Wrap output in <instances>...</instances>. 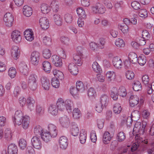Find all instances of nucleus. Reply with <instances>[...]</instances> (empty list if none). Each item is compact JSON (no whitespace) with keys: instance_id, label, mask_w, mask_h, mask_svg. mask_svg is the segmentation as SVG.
Wrapping results in <instances>:
<instances>
[{"instance_id":"obj_1","label":"nucleus","mask_w":154,"mask_h":154,"mask_svg":"<svg viewBox=\"0 0 154 154\" xmlns=\"http://www.w3.org/2000/svg\"><path fill=\"white\" fill-rule=\"evenodd\" d=\"M13 121L15 125H22L23 128L25 129L28 128L29 126V117L28 116H23L22 112L17 110L15 112Z\"/></svg>"},{"instance_id":"obj_2","label":"nucleus","mask_w":154,"mask_h":154,"mask_svg":"<svg viewBox=\"0 0 154 154\" xmlns=\"http://www.w3.org/2000/svg\"><path fill=\"white\" fill-rule=\"evenodd\" d=\"M40 56L39 52L35 51L32 52L30 57V61L31 63L34 66H37L40 61Z\"/></svg>"},{"instance_id":"obj_3","label":"nucleus","mask_w":154,"mask_h":154,"mask_svg":"<svg viewBox=\"0 0 154 154\" xmlns=\"http://www.w3.org/2000/svg\"><path fill=\"white\" fill-rule=\"evenodd\" d=\"M92 10L93 13L95 14H103L105 11V8L103 5L99 2L97 3L93 6Z\"/></svg>"},{"instance_id":"obj_4","label":"nucleus","mask_w":154,"mask_h":154,"mask_svg":"<svg viewBox=\"0 0 154 154\" xmlns=\"http://www.w3.org/2000/svg\"><path fill=\"white\" fill-rule=\"evenodd\" d=\"M14 20L13 15L10 13H7L4 15V21L6 25L8 27L12 26Z\"/></svg>"},{"instance_id":"obj_5","label":"nucleus","mask_w":154,"mask_h":154,"mask_svg":"<svg viewBox=\"0 0 154 154\" xmlns=\"http://www.w3.org/2000/svg\"><path fill=\"white\" fill-rule=\"evenodd\" d=\"M32 145L35 148L37 149H40L42 146L41 141L39 137L37 136H34L32 139Z\"/></svg>"},{"instance_id":"obj_6","label":"nucleus","mask_w":154,"mask_h":154,"mask_svg":"<svg viewBox=\"0 0 154 154\" xmlns=\"http://www.w3.org/2000/svg\"><path fill=\"white\" fill-rule=\"evenodd\" d=\"M129 103L130 106L133 107L138 104L140 102V104L142 103V99L140 100L139 101V99L137 95H132L129 99Z\"/></svg>"},{"instance_id":"obj_7","label":"nucleus","mask_w":154,"mask_h":154,"mask_svg":"<svg viewBox=\"0 0 154 154\" xmlns=\"http://www.w3.org/2000/svg\"><path fill=\"white\" fill-rule=\"evenodd\" d=\"M39 22L41 27L43 30H46L49 27L48 20L46 17L41 18L39 20Z\"/></svg>"},{"instance_id":"obj_8","label":"nucleus","mask_w":154,"mask_h":154,"mask_svg":"<svg viewBox=\"0 0 154 154\" xmlns=\"http://www.w3.org/2000/svg\"><path fill=\"white\" fill-rule=\"evenodd\" d=\"M52 61L56 66L61 67L62 66L63 63L61 59L57 55H54L52 56Z\"/></svg>"},{"instance_id":"obj_9","label":"nucleus","mask_w":154,"mask_h":154,"mask_svg":"<svg viewBox=\"0 0 154 154\" xmlns=\"http://www.w3.org/2000/svg\"><path fill=\"white\" fill-rule=\"evenodd\" d=\"M20 34V32L17 30L14 31L12 33V38L15 43H18L21 41V37Z\"/></svg>"},{"instance_id":"obj_10","label":"nucleus","mask_w":154,"mask_h":154,"mask_svg":"<svg viewBox=\"0 0 154 154\" xmlns=\"http://www.w3.org/2000/svg\"><path fill=\"white\" fill-rule=\"evenodd\" d=\"M41 82L43 88L45 90H49L50 84L48 79L46 77L43 76L41 79Z\"/></svg>"},{"instance_id":"obj_11","label":"nucleus","mask_w":154,"mask_h":154,"mask_svg":"<svg viewBox=\"0 0 154 154\" xmlns=\"http://www.w3.org/2000/svg\"><path fill=\"white\" fill-rule=\"evenodd\" d=\"M12 56L15 60H17L19 57L20 50L19 48L16 46H14L11 50Z\"/></svg>"},{"instance_id":"obj_12","label":"nucleus","mask_w":154,"mask_h":154,"mask_svg":"<svg viewBox=\"0 0 154 154\" xmlns=\"http://www.w3.org/2000/svg\"><path fill=\"white\" fill-rule=\"evenodd\" d=\"M59 143L60 147L65 149L67 146L68 145V139L65 136H61L59 140Z\"/></svg>"},{"instance_id":"obj_13","label":"nucleus","mask_w":154,"mask_h":154,"mask_svg":"<svg viewBox=\"0 0 154 154\" xmlns=\"http://www.w3.org/2000/svg\"><path fill=\"white\" fill-rule=\"evenodd\" d=\"M19 68L20 72L23 75L26 76L28 75L29 69L27 65L25 63L20 64Z\"/></svg>"},{"instance_id":"obj_14","label":"nucleus","mask_w":154,"mask_h":154,"mask_svg":"<svg viewBox=\"0 0 154 154\" xmlns=\"http://www.w3.org/2000/svg\"><path fill=\"white\" fill-rule=\"evenodd\" d=\"M68 69L70 72L73 75H75L78 73V68L77 66L74 63H71L68 66Z\"/></svg>"},{"instance_id":"obj_15","label":"nucleus","mask_w":154,"mask_h":154,"mask_svg":"<svg viewBox=\"0 0 154 154\" xmlns=\"http://www.w3.org/2000/svg\"><path fill=\"white\" fill-rule=\"evenodd\" d=\"M114 66L116 68L119 69L122 68L123 63L121 59L119 57H116L112 60Z\"/></svg>"},{"instance_id":"obj_16","label":"nucleus","mask_w":154,"mask_h":154,"mask_svg":"<svg viewBox=\"0 0 154 154\" xmlns=\"http://www.w3.org/2000/svg\"><path fill=\"white\" fill-rule=\"evenodd\" d=\"M24 35L26 39L29 41H32L34 39L33 33L31 29L26 30Z\"/></svg>"},{"instance_id":"obj_17","label":"nucleus","mask_w":154,"mask_h":154,"mask_svg":"<svg viewBox=\"0 0 154 154\" xmlns=\"http://www.w3.org/2000/svg\"><path fill=\"white\" fill-rule=\"evenodd\" d=\"M83 54L80 52L78 53L73 56V59L75 63H77L78 66H81L82 63V59Z\"/></svg>"},{"instance_id":"obj_18","label":"nucleus","mask_w":154,"mask_h":154,"mask_svg":"<svg viewBox=\"0 0 154 154\" xmlns=\"http://www.w3.org/2000/svg\"><path fill=\"white\" fill-rule=\"evenodd\" d=\"M8 154H17L18 149L17 146L14 144H10L8 147Z\"/></svg>"},{"instance_id":"obj_19","label":"nucleus","mask_w":154,"mask_h":154,"mask_svg":"<svg viewBox=\"0 0 154 154\" xmlns=\"http://www.w3.org/2000/svg\"><path fill=\"white\" fill-rule=\"evenodd\" d=\"M70 132L71 134L74 136H77L79 133V130L78 127L75 122L72 123Z\"/></svg>"},{"instance_id":"obj_20","label":"nucleus","mask_w":154,"mask_h":154,"mask_svg":"<svg viewBox=\"0 0 154 154\" xmlns=\"http://www.w3.org/2000/svg\"><path fill=\"white\" fill-rule=\"evenodd\" d=\"M60 122L63 127L66 128L70 123L69 119L66 116H64L60 119Z\"/></svg>"},{"instance_id":"obj_21","label":"nucleus","mask_w":154,"mask_h":154,"mask_svg":"<svg viewBox=\"0 0 154 154\" xmlns=\"http://www.w3.org/2000/svg\"><path fill=\"white\" fill-rule=\"evenodd\" d=\"M23 14L27 17H29L32 14V8L28 6H24L23 7Z\"/></svg>"},{"instance_id":"obj_22","label":"nucleus","mask_w":154,"mask_h":154,"mask_svg":"<svg viewBox=\"0 0 154 154\" xmlns=\"http://www.w3.org/2000/svg\"><path fill=\"white\" fill-rule=\"evenodd\" d=\"M56 104L57 107L59 110L63 111L65 109V103L62 99L59 98L57 101Z\"/></svg>"},{"instance_id":"obj_23","label":"nucleus","mask_w":154,"mask_h":154,"mask_svg":"<svg viewBox=\"0 0 154 154\" xmlns=\"http://www.w3.org/2000/svg\"><path fill=\"white\" fill-rule=\"evenodd\" d=\"M43 69L46 72L49 73L51 69V66L50 63L47 61H44L42 63Z\"/></svg>"},{"instance_id":"obj_24","label":"nucleus","mask_w":154,"mask_h":154,"mask_svg":"<svg viewBox=\"0 0 154 154\" xmlns=\"http://www.w3.org/2000/svg\"><path fill=\"white\" fill-rule=\"evenodd\" d=\"M53 73L55 77V78L58 80H62L64 79L63 73L60 71L54 69L53 70Z\"/></svg>"},{"instance_id":"obj_25","label":"nucleus","mask_w":154,"mask_h":154,"mask_svg":"<svg viewBox=\"0 0 154 154\" xmlns=\"http://www.w3.org/2000/svg\"><path fill=\"white\" fill-rule=\"evenodd\" d=\"M58 109L56 105L51 104L49 107L48 111L52 115H55L57 114Z\"/></svg>"},{"instance_id":"obj_26","label":"nucleus","mask_w":154,"mask_h":154,"mask_svg":"<svg viewBox=\"0 0 154 154\" xmlns=\"http://www.w3.org/2000/svg\"><path fill=\"white\" fill-rule=\"evenodd\" d=\"M128 59L132 63H136L137 62V55L133 52H131L128 55Z\"/></svg>"},{"instance_id":"obj_27","label":"nucleus","mask_w":154,"mask_h":154,"mask_svg":"<svg viewBox=\"0 0 154 154\" xmlns=\"http://www.w3.org/2000/svg\"><path fill=\"white\" fill-rule=\"evenodd\" d=\"M54 22L58 26H61L62 25V18L59 14H56L54 15Z\"/></svg>"},{"instance_id":"obj_28","label":"nucleus","mask_w":154,"mask_h":154,"mask_svg":"<svg viewBox=\"0 0 154 154\" xmlns=\"http://www.w3.org/2000/svg\"><path fill=\"white\" fill-rule=\"evenodd\" d=\"M86 137V132L84 130H82L80 131L79 138L80 143L82 144L84 143L85 142Z\"/></svg>"},{"instance_id":"obj_29","label":"nucleus","mask_w":154,"mask_h":154,"mask_svg":"<svg viewBox=\"0 0 154 154\" xmlns=\"http://www.w3.org/2000/svg\"><path fill=\"white\" fill-rule=\"evenodd\" d=\"M108 82L114 81L116 78V73L114 72L109 71L108 72L106 75Z\"/></svg>"},{"instance_id":"obj_30","label":"nucleus","mask_w":154,"mask_h":154,"mask_svg":"<svg viewBox=\"0 0 154 154\" xmlns=\"http://www.w3.org/2000/svg\"><path fill=\"white\" fill-rule=\"evenodd\" d=\"M27 104L28 107L31 110L34 109L35 100L33 98L31 97H29L27 99Z\"/></svg>"},{"instance_id":"obj_31","label":"nucleus","mask_w":154,"mask_h":154,"mask_svg":"<svg viewBox=\"0 0 154 154\" xmlns=\"http://www.w3.org/2000/svg\"><path fill=\"white\" fill-rule=\"evenodd\" d=\"M133 88L135 91L141 90L142 89V86L140 82L138 81H134L132 84Z\"/></svg>"},{"instance_id":"obj_32","label":"nucleus","mask_w":154,"mask_h":154,"mask_svg":"<svg viewBox=\"0 0 154 154\" xmlns=\"http://www.w3.org/2000/svg\"><path fill=\"white\" fill-rule=\"evenodd\" d=\"M50 6L53 12L56 13L59 10V6L56 1H52L50 4Z\"/></svg>"},{"instance_id":"obj_33","label":"nucleus","mask_w":154,"mask_h":154,"mask_svg":"<svg viewBox=\"0 0 154 154\" xmlns=\"http://www.w3.org/2000/svg\"><path fill=\"white\" fill-rule=\"evenodd\" d=\"M80 18L83 19H85L86 17V14L85 13V11L82 8H79L76 10Z\"/></svg>"},{"instance_id":"obj_34","label":"nucleus","mask_w":154,"mask_h":154,"mask_svg":"<svg viewBox=\"0 0 154 154\" xmlns=\"http://www.w3.org/2000/svg\"><path fill=\"white\" fill-rule=\"evenodd\" d=\"M111 137L110 136V133L108 132H105L103 136V143L105 144L108 143L111 140Z\"/></svg>"},{"instance_id":"obj_35","label":"nucleus","mask_w":154,"mask_h":154,"mask_svg":"<svg viewBox=\"0 0 154 154\" xmlns=\"http://www.w3.org/2000/svg\"><path fill=\"white\" fill-rule=\"evenodd\" d=\"M5 137L7 141H9L11 140L12 133L11 130L8 128L5 129L4 132Z\"/></svg>"},{"instance_id":"obj_36","label":"nucleus","mask_w":154,"mask_h":154,"mask_svg":"<svg viewBox=\"0 0 154 154\" xmlns=\"http://www.w3.org/2000/svg\"><path fill=\"white\" fill-rule=\"evenodd\" d=\"M41 9L42 12L44 14H48L50 11L49 6L45 3H43L41 5Z\"/></svg>"},{"instance_id":"obj_37","label":"nucleus","mask_w":154,"mask_h":154,"mask_svg":"<svg viewBox=\"0 0 154 154\" xmlns=\"http://www.w3.org/2000/svg\"><path fill=\"white\" fill-rule=\"evenodd\" d=\"M146 58L143 55L139 56L137 59V62L141 66L144 65L146 63Z\"/></svg>"},{"instance_id":"obj_38","label":"nucleus","mask_w":154,"mask_h":154,"mask_svg":"<svg viewBox=\"0 0 154 154\" xmlns=\"http://www.w3.org/2000/svg\"><path fill=\"white\" fill-rule=\"evenodd\" d=\"M41 137L43 140L46 143L49 142L51 137L48 132L42 133L41 135Z\"/></svg>"},{"instance_id":"obj_39","label":"nucleus","mask_w":154,"mask_h":154,"mask_svg":"<svg viewBox=\"0 0 154 154\" xmlns=\"http://www.w3.org/2000/svg\"><path fill=\"white\" fill-rule=\"evenodd\" d=\"M109 100V97L106 95L105 94H103L100 97V103L106 106Z\"/></svg>"},{"instance_id":"obj_40","label":"nucleus","mask_w":154,"mask_h":154,"mask_svg":"<svg viewBox=\"0 0 154 154\" xmlns=\"http://www.w3.org/2000/svg\"><path fill=\"white\" fill-rule=\"evenodd\" d=\"M34 133L36 135H41L43 133V129L39 125L36 126L34 128Z\"/></svg>"},{"instance_id":"obj_41","label":"nucleus","mask_w":154,"mask_h":154,"mask_svg":"<svg viewBox=\"0 0 154 154\" xmlns=\"http://www.w3.org/2000/svg\"><path fill=\"white\" fill-rule=\"evenodd\" d=\"M113 111L115 114H119L122 111V108L120 104L119 103L115 104L113 108Z\"/></svg>"},{"instance_id":"obj_42","label":"nucleus","mask_w":154,"mask_h":154,"mask_svg":"<svg viewBox=\"0 0 154 154\" xmlns=\"http://www.w3.org/2000/svg\"><path fill=\"white\" fill-rule=\"evenodd\" d=\"M76 88L79 91H83L85 90V86L83 83L80 81H78L76 83Z\"/></svg>"},{"instance_id":"obj_43","label":"nucleus","mask_w":154,"mask_h":154,"mask_svg":"<svg viewBox=\"0 0 154 154\" xmlns=\"http://www.w3.org/2000/svg\"><path fill=\"white\" fill-rule=\"evenodd\" d=\"M81 116V113L80 110L78 108H75L73 109V116L75 119H79Z\"/></svg>"},{"instance_id":"obj_44","label":"nucleus","mask_w":154,"mask_h":154,"mask_svg":"<svg viewBox=\"0 0 154 154\" xmlns=\"http://www.w3.org/2000/svg\"><path fill=\"white\" fill-rule=\"evenodd\" d=\"M92 67L94 71L97 73L100 72L101 71V68L98 63L96 62L93 63L92 64Z\"/></svg>"},{"instance_id":"obj_45","label":"nucleus","mask_w":154,"mask_h":154,"mask_svg":"<svg viewBox=\"0 0 154 154\" xmlns=\"http://www.w3.org/2000/svg\"><path fill=\"white\" fill-rule=\"evenodd\" d=\"M65 108L68 112H72V102L71 100H67L65 101Z\"/></svg>"},{"instance_id":"obj_46","label":"nucleus","mask_w":154,"mask_h":154,"mask_svg":"<svg viewBox=\"0 0 154 154\" xmlns=\"http://www.w3.org/2000/svg\"><path fill=\"white\" fill-rule=\"evenodd\" d=\"M125 134L123 132H119L117 136V139L119 142H122L125 139Z\"/></svg>"},{"instance_id":"obj_47","label":"nucleus","mask_w":154,"mask_h":154,"mask_svg":"<svg viewBox=\"0 0 154 154\" xmlns=\"http://www.w3.org/2000/svg\"><path fill=\"white\" fill-rule=\"evenodd\" d=\"M118 92L119 95L122 97L125 96L127 94L126 89L123 86H121Z\"/></svg>"},{"instance_id":"obj_48","label":"nucleus","mask_w":154,"mask_h":154,"mask_svg":"<svg viewBox=\"0 0 154 154\" xmlns=\"http://www.w3.org/2000/svg\"><path fill=\"white\" fill-rule=\"evenodd\" d=\"M105 43V39L101 38L99 39L97 43V46L100 48L102 49L104 48Z\"/></svg>"},{"instance_id":"obj_49","label":"nucleus","mask_w":154,"mask_h":154,"mask_svg":"<svg viewBox=\"0 0 154 154\" xmlns=\"http://www.w3.org/2000/svg\"><path fill=\"white\" fill-rule=\"evenodd\" d=\"M51 84L53 87L56 88H59L60 85L59 80L55 78H53L52 79Z\"/></svg>"},{"instance_id":"obj_50","label":"nucleus","mask_w":154,"mask_h":154,"mask_svg":"<svg viewBox=\"0 0 154 154\" xmlns=\"http://www.w3.org/2000/svg\"><path fill=\"white\" fill-rule=\"evenodd\" d=\"M8 74L11 78H14L16 74L15 68L13 67L10 68L8 71Z\"/></svg>"},{"instance_id":"obj_51","label":"nucleus","mask_w":154,"mask_h":154,"mask_svg":"<svg viewBox=\"0 0 154 154\" xmlns=\"http://www.w3.org/2000/svg\"><path fill=\"white\" fill-rule=\"evenodd\" d=\"M51 51L48 49H45L43 52V56L46 59H49L51 56Z\"/></svg>"},{"instance_id":"obj_52","label":"nucleus","mask_w":154,"mask_h":154,"mask_svg":"<svg viewBox=\"0 0 154 154\" xmlns=\"http://www.w3.org/2000/svg\"><path fill=\"white\" fill-rule=\"evenodd\" d=\"M115 45L119 48L124 47L125 46L124 42L121 38H118L117 39L115 42Z\"/></svg>"},{"instance_id":"obj_53","label":"nucleus","mask_w":154,"mask_h":154,"mask_svg":"<svg viewBox=\"0 0 154 154\" xmlns=\"http://www.w3.org/2000/svg\"><path fill=\"white\" fill-rule=\"evenodd\" d=\"M19 145L20 148L22 149L25 148L27 146L26 140L24 139H21L19 141Z\"/></svg>"},{"instance_id":"obj_54","label":"nucleus","mask_w":154,"mask_h":154,"mask_svg":"<svg viewBox=\"0 0 154 154\" xmlns=\"http://www.w3.org/2000/svg\"><path fill=\"white\" fill-rule=\"evenodd\" d=\"M125 75L128 79L131 80L134 78V74L132 71L128 70L126 72Z\"/></svg>"},{"instance_id":"obj_55","label":"nucleus","mask_w":154,"mask_h":154,"mask_svg":"<svg viewBox=\"0 0 154 154\" xmlns=\"http://www.w3.org/2000/svg\"><path fill=\"white\" fill-rule=\"evenodd\" d=\"M64 19L67 23H70L72 21V16L71 14L67 13L65 14Z\"/></svg>"},{"instance_id":"obj_56","label":"nucleus","mask_w":154,"mask_h":154,"mask_svg":"<svg viewBox=\"0 0 154 154\" xmlns=\"http://www.w3.org/2000/svg\"><path fill=\"white\" fill-rule=\"evenodd\" d=\"M138 15L141 17L145 18L148 16V13L146 9H141L139 11Z\"/></svg>"},{"instance_id":"obj_57","label":"nucleus","mask_w":154,"mask_h":154,"mask_svg":"<svg viewBox=\"0 0 154 154\" xmlns=\"http://www.w3.org/2000/svg\"><path fill=\"white\" fill-rule=\"evenodd\" d=\"M36 111L37 115L39 116L42 115L44 113V108L40 105H38L36 106Z\"/></svg>"},{"instance_id":"obj_58","label":"nucleus","mask_w":154,"mask_h":154,"mask_svg":"<svg viewBox=\"0 0 154 154\" xmlns=\"http://www.w3.org/2000/svg\"><path fill=\"white\" fill-rule=\"evenodd\" d=\"M51 39L50 37L45 36L44 37L43 42L46 45H50L51 43Z\"/></svg>"},{"instance_id":"obj_59","label":"nucleus","mask_w":154,"mask_h":154,"mask_svg":"<svg viewBox=\"0 0 154 154\" xmlns=\"http://www.w3.org/2000/svg\"><path fill=\"white\" fill-rule=\"evenodd\" d=\"M119 94L117 91L114 90L112 91L110 93V96L114 100H116L118 98Z\"/></svg>"},{"instance_id":"obj_60","label":"nucleus","mask_w":154,"mask_h":154,"mask_svg":"<svg viewBox=\"0 0 154 154\" xmlns=\"http://www.w3.org/2000/svg\"><path fill=\"white\" fill-rule=\"evenodd\" d=\"M131 5L134 9L136 10L140 9L141 7L140 4L135 1H134L131 3Z\"/></svg>"},{"instance_id":"obj_61","label":"nucleus","mask_w":154,"mask_h":154,"mask_svg":"<svg viewBox=\"0 0 154 154\" xmlns=\"http://www.w3.org/2000/svg\"><path fill=\"white\" fill-rule=\"evenodd\" d=\"M36 76L34 74L30 75L28 78V83L29 84L36 82Z\"/></svg>"},{"instance_id":"obj_62","label":"nucleus","mask_w":154,"mask_h":154,"mask_svg":"<svg viewBox=\"0 0 154 154\" xmlns=\"http://www.w3.org/2000/svg\"><path fill=\"white\" fill-rule=\"evenodd\" d=\"M150 115V112L147 109H143L142 112V116L144 119H148Z\"/></svg>"},{"instance_id":"obj_63","label":"nucleus","mask_w":154,"mask_h":154,"mask_svg":"<svg viewBox=\"0 0 154 154\" xmlns=\"http://www.w3.org/2000/svg\"><path fill=\"white\" fill-rule=\"evenodd\" d=\"M119 29L124 33H127L128 31V27L126 25L123 24L121 25Z\"/></svg>"},{"instance_id":"obj_64","label":"nucleus","mask_w":154,"mask_h":154,"mask_svg":"<svg viewBox=\"0 0 154 154\" xmlns=\"http://www.w3.org/2000/svg\"><path fill=\"white\" fill-rule=\"evenodd\" d=\"M96 93V91L94 88H91L88 89V94L89 97H94Z\"/></svg>"}]
</instances>
